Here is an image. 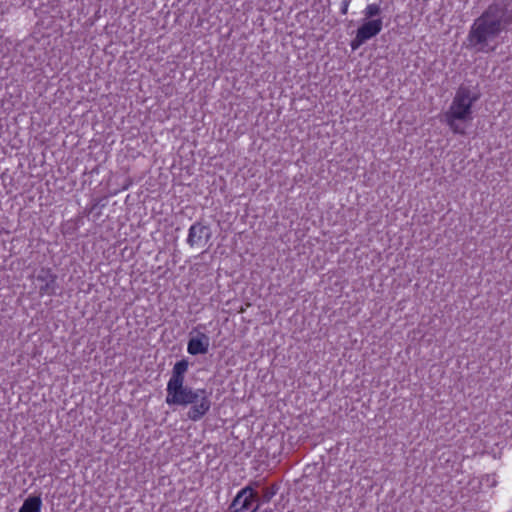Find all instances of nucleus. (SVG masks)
Returning a JSON list of instances; mask_svg holds the SVG:
<instances>
[{"label":"nucleus","instance_id":"nucleus-11","mask_svg":"<svg viewBox=\"0 0 512 512\" xmlns=\"http://www.w3.org/2000/svg\"><path fill=\"white\" fill-rule=\"evenodd\" d=\"M42 499L40 496L27 497L18 512H41Z\"/></svg>","mask_w":512,"mask_h":512},{"label":"nucleus","instance_id":"nucleus-6","mask_svg":"<svg viewBox=\"0 0 512 512\" xmlns=\"http://www.w3.org/2000/svg\"><path fill=\"white\" fill-rule=\"evenodd\" d=\"M211 238V230L208 226L196 222L190 226L187 243L192 248L202 249Z\"/></svg>","mask_w":512,"mask_h":512},{"label":"nucleus","instance_id":"nucleus-2","mask_svg":"<svg viewBox=\"0 0 512 512\" xmlns=\"http://www.w3.org/2000/svg\"><path fill=\"white\" fill-rule=\"evenodd\" d=\"M479 99V93L469 87L460 86L453 101L445 113V121L450 129L457 134L465 133L464 123L472 120V105Z\"/></svg>","mask_w":512,"mask_h":512},{"label":"nucleus","instance_id":"nucleus-8","mask_svg":"<svg viewBox=\"0 0 512 512\" xmlns=\"http://www.w3.org/2000/svg\"><path fill=\"white\" fill-rule=\"evenodd\" d=\"M383 22L381 18L372 19L363 23L357 30L359 41L369 40L376 36L382 30Z\"/></svg>","mask_w":512,"mask_h":512},{"label":"nucleus","instance_id":"nucleus-10","mask_svg":"<svg viewBox=\"0 0 512 512\" xmlns=\"http://www.w3.org/2000/svg\"><path fill=\"white\" fill-rule=\"evenodd\" d=\"M54 280V275L49 269L41 268L34 272L32 285L34 288H50Z\"/></svg>","mask_w":512,"mask_h":512},{"label":"nucleus","instance_id":"nucleus-3","mask_svg":"<svg viewBox=\"0 0 512 512\" xmlns=\"http://www.w3.org/2000/svg\"><path fill=\"white\" fill-rule=\"evenodd\" d=\"M260 508L259 495L252 486L241 489L229 506L230 512H256Z\"/></svg>","mask_w":512,"mask_h":512},{"label":"nucleus","instance_id":"nucleus-1","mask_svg":"<svg viewBox=\"0 0 512 512\" xmlns=\"http://www.w3.org/2000/svg\"><path fill=\"white\" fill-rule=\"evenodd\" d=\"M512 24V10L505 1H496L474 19L467 34L466 46L478 53H491L498 46V38Z\"/></svg>","mask_w":512,"mask_h":512},{"label":"nucleus","instance_id":"nucleus-5","mask_svg":"<svg viewBox=\"0 0 512 512\" xmlns=\"http://www.w3.org/2000/svg\"><path fill=\"white\" fill-rule=\"evenodd\" d=\"M190 403L187 418L192 421L202 419L211 408L210 393L206 389H198L197 397Z\"/></svg>","mask_w":512,"mask_h":512},{"label":"nucleus","instance_id":"nucleus-12","mask_svg":"<svg viewBox=\"0 0 512 512\" xmlns=\"http://www.w3.org/2000/svg\"><path fill=\"white\" fill-rule=\"evenodd\" d=\"M279 487L277 484H272L269 487L263 489L261 497H259V503H268L276 495Z\"/></svg>","mask_w":512,"mask_h":512},{"label":"nucleus","instance_id":"nucleus-7","mask_svg":"<svg viewBox=\"0 0 512 512\" xmlns=\"http://www.w3.org/2000/svg\"><path fill=\"white\" fill-rule=\"evenodd\" d=\"M209 345V337L205 333L198 332L195 336L190 337L187 351L191 355L206 354L208 352Z\"/></svg>","mask_w":512,"mask_h":512},{"label":"nucleus","instance_id":"nucleus-16","mask_svg":"<svg viewBox=\"0 0 512 512\" xmlns=\"http://www.w3.org/2000/svg\"><path fill=\"white\" fill-rule=\"evenodd\" d=\"M347 10H348V2H347V1H345V2L343 3V7H342V9H341L342 14H346V13H347Z\"/></svg>","mask_w":512,"mask_h":512},{"label":"nucleus","instance_id":"nucleus-4","mask_svg":"<svg viewBox=\"0 0 512 512\" xmlns=\"http://www.w3.org/2000/svg\"><path fill=\"white\" fill-rule=\"evenodd\" d=\"M166 392V403L168 405L188 406L193 402V399H196L198 389L179 384V386L172 389H166Z\"/></svg>","mask_w":512,"mask_h":512},{"label":"nucleus","instance_id":"nucleus-9","mask_svg":"<svg viewBox=\"0 0 512 512\" xmlns=\"http://www.w3.org/2000/svg\"><path fill=\"white\" fill-rule=\"evenodd\" d=\"M188 366L189 363L186 359H182L175 363L172 370V376L167 383L166 389H172L173 387L179 386V384H184L185 373L188 370Z\"/></svg>","mask_w":512,"mask_h":512},{"label":"nucleus","instance_id":"nucleus-13","mask_svg":"<svg viewBox=\"0 0 512 512\" xmlns=\"http://www.w3.org/2000/svg\"><path fill=\"white\" fill-rule=\"evenodd\" d=\"M381 12V8L378 4H369L364 10V16L367 19H371L378 16Z\"/></svg>","mask_w":512,"mask_h":512},{"label":"nucleus","instance_id":"nucleus-15","mask_svg":"<svg viewBox=\"0 0 512 512\" xmlns=\"http://www.w3.org/2000/svg\"><path fill=\"white\" fill-rule=\"evenodd\" d=\"M247 486H252V488L255 490L260 486L259 481H251Z\"/></svg>","mask_w":512,"mask_h":512},{"label":"nucleus","instance_id":"nucleus-14","mask_svg":"<svg viewBox=\"0 0 512 512\" xmlns=\"http://www.w3.org/2000/svg\"><path fill=\"white\" fill-rule=\"evenodd\" d=\"M365 42H366V40L359 41V35L356 33L355 38L351 42V48L353 50H356L357 48H359Z\"/></svg>","mask_w":512,"mask_h":512}]
</instances>
